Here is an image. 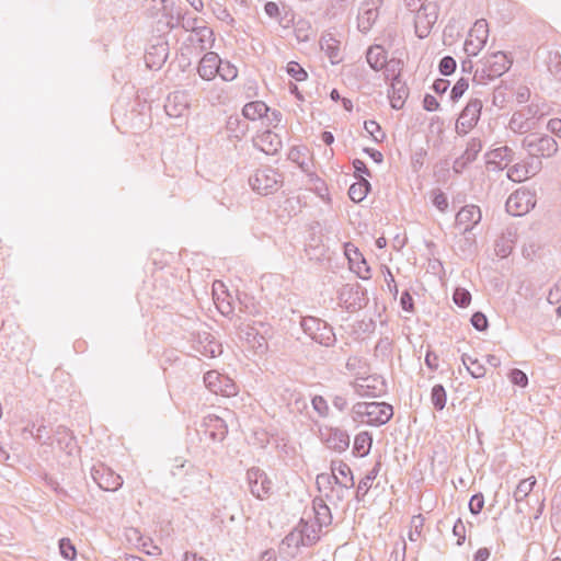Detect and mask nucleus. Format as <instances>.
<instances>
[{
  "mask_svg": "<svg viewBox=\"0 0 561 561\" xmlns=\"http://www.w3.org/2000/svg\"><path fill=\"white\" fill-rule=\"evenodd\" d=\"M472 226L467 225L461 231L462 238L458 242L459 250L465 256H471L477 250L476 234L472 232Z\"/></svg>",
  "mask_w": 561,
  "mask_h": 561,
  "instance_id": "31",
  "label": "nucleus"
},
{
  "mask_svg": "<svg viewBox=\"0 0 561 561\" xmlns=\"http://www.w3.org/2000/svg\"><path fill=\"white\" fill-rule=\"evenodd\" d=\"M536 482L537 481H536L535 477H530V478L520 480L514 491L515 502H524L525 499H527L529 496Z\"/></svg>",
  "mask_w": 561,
  "mask_h": 561,
  "instance_id": "42",
  "label": "nucleus"
},
{
  "mask_svg": "<svg viewBox=\"0 0 561 561\" xmlns=\"http://www.w3.org/2000/svg\"><path fill=\"white\" fill-rule=\"evenodd\" d=\"M470 322L472 327L479 332H484L489 328V320L482 311L473 312L470 318Z\"/></svg>",
  "mask_w": 561,
  "mask_h": 561,
  "instance_id": "55",
  "label": "nucleus"
},
{
  "mask_svg": "<svg viewBox=\"0 0 561 561\" xmlns=\"http://www.w3.org/2000/svg\"><path fill=\"white\" fill-rule=\"evenodd\" d=\"M168 56H169V45L167 42H161V43L151 45L145 54L146 66L150 70H158L167 61Z\"/></svg>",
  "mask_w": 561,
  "mask_h": 561,
  "instance_id": "17",
  "label": "nucleus"
},
{
  "mask_svg": "<svg viewBox=\"0 0 561 561\" xmlns=\"http://www.w3.org/2000/svg\"><path fill=\"white\" fill-rule=\"evenodd\" d=\"M382 272L385 275V280L387 283L388 290L391 294V296L393 297V299H396L399 294V289H398L394 276H393L391 270L387 265H383Z\"/></svg>",
  "mask_w": 561,
  "mask_h": 561,
  "instance_id": "60",
  "label": "nucleus"
},
{
  "mask_svg": "<svg viewBox=\"0 0 561 561\" xmlns=\"http://www.w3.org/2000/svg\"><path fill=\"white\" fill-rule=\"evenodd\" d=\"M457 68L456 59L451 56H444L438 62V71L442 76H451Z\"/></svg>",
  "mask_w": 561,
  "mask_h": 561,
  "instance_id": "51",
  "label": "nucleus"
},
{
  "mask_svg": "<svg viewBox=\"0 0 561 561\" xmlns=\"http://www.w3.org/2000/svg\"><path fill=\"white\" fill-rule=\"evenodd\" d=\"M482 219V213L479 206L470 204L460 208L456 214L455 227H461L470 225L472 230L480 224Z\"/></svg>",
  "mask_w": 561,
  "mask_h": 561,
  "instance_id": "20",
  "label": "nucleus"
},
{
  "mask_svg": "<svg viewBox=\"0 0 561 561\" xmlns=\"http://www.w3.org/2000/svg\"><path fill=\"white\" fill-rule=\"evenodd\" d=\"M383 68L386 80L391 81V78H396L397 73L401 76L403 62L400 59L392 58L389 61L386 60V65L383 66Z\"/></svg>",
  "mask_w": 561,
  "mask_h": 561,
  "instance_id": "50",
  "label": "nucleus"
},
{
  "mask_svg": "<svg viewBox=\"0 0 561 561\" xmlns=\"http://www.w3.org/2000/svg\"><path fill=\"white\" fill-rule=\"evenodd\" d=\"M378 5L371 4L369 1H364L357 16V26L362 33L370 31L379 16Z\"/></svg>",
  "mask_w": 561,
  "mask_h": 561,
  "instance_id": "21",
  "label": "nucleus"
},
{
  "mask_svg": "<svg viewBox=\"0 0 561 561\" xmlns=\"http://www.w3.org/2000/svg\"><path fill=\"white\" fill-rule=\"evenodd\" d=\"M461 362L473 378L479 379L485 376V367L477 358L462 354Z\"/></svg>",
  "mask_w": 561,
  "mask_h": 561,
  "instance_id": "41",
  "label": "nucleus"
},
{
  "mask_svg": "<svg viewBox=\"0 0 561 561\" xmlns=\"http://www.w3.org/2000/svg\"><path fill=\"white\" fill-rule=\"evenodd\" d=\"M224 81H232L238 76V68L228 60L221 59L219 72L217 73Z\"/></svg>",
  "mask_w": 561,
  "mask_h": 561,
  "instance_id": "49",
  "label": "nucleus"
},
{
  "mask_svg": "<svg viewBox=\"0 0 561 561\" xmlns=\"http://www.w3.org/2000/svg\"><path fill=\"white\" fill-rule=\"evenodd\" d=\"M483 67L477 69L474 77H479L481 82L494 80L503 76L512 66L513 59L504 51H494L483 60Z\"/></svg>",
  "mask_w": 561,
  "mask_h": 561,
  "instance_id": "2",
  "label": "nucleus"
},
{
  "mask_svg": "<svg viewBox=\"0 0 561 561\" xmlns=\"http://www.w3.org/2000/svg\"><path fill=\"white\" fill-rule=\"evenodd\" d=\"M43 480L45 481V484L49 486L59 497H67L69 496L67 490L61 488L56 479H54L51 476L45 473L43 477Z\"/></svg>",
  "mask_w": 561,
  "mask_h": 561,
  "instance_id": "63",
  "label": "nucleus"
},
{
  "mask_svg": "<svg viewBox=\"0 0 561 561\" xmlns=\"http://www.w3.org/2000/svg\"><path fill=\"white\" fill-rule=\"evenodd\" d=\"M283 183V175L271 167L257 169L249 178L251 188L260 195H270L275 193Z\"/></svg>",
  "mask_w": 561,
  "mask_h": 561,
  "instance_id": "3",
  "label": "nucleus"
},
{
  "mask_svg": "<svg viewBox=\"0 0 561 561\" xmlns=\"http://www.w3.org/2000/svg\"><path fill=\"white\" fill-rule=\"evenodd\" d=\"M345 254L348 260L350 268L356 273V275L362 279H369L370 275V266L368 265L364 255L358 251L357 248L353 247V249H345Z\"/></svg>",
  "mask_w": 561,
  "mask_h": 561,
  "instance_id": "19",
  "label": "nucleus"
},
{
  "mask_svg": "<svg viewBox=\"0 0 561 561\" xmlns=\"http://www.w3.org/2000/svg\"><path fill=\"white\" fill-rule=\"evenodd\" d=\"M522 146L531 157L537 158H550L554 156L559 149L558 142L552 136L537 133L527 135L523 139Z\"/></svg>",
  "mask_w": 561,
  "mask_h": 561,
  "instance_id": "4",
  "label": "nucleus"
},
{
  "mask_svg": "<svg viewBox=\"0 0 561 561\" xmlns=\"http://www.w3.org/2000/svg\"><path fill=\"white\" fill-rule=\"evenodd\" d=\"M312 508L314 513V520L319 529L329 527L332 524L333 516L331 508L327 505L322 497H314L312 501Z\"/></svg>",
  "mask_w": 561,
  "mask_h": 561,
  "instance_id": "25",
  "label": "nucleus"
},
{
  "mask_svg": "<svg viewBox=\"0 0 561 561\" xmlns=\"http://www.w3.org/2000/svg\"><path fill=\"white\" fill-rule=\"evenodd\" d=\"M188 41L191 43L196 42L199 45L201 50L211 48L215 44L214 31L206 25H202L197 32H195V37L190 36Z\"/></svg>",
  "mask_w": 561,
  "mask_h": 561,
  "instance_id": "36",
  "label": "nucleus"
},
{
  "mask_svg": "<svg viewBox=\"0 0 561 561\" xmlns=\"http://www.w3.org/2000/svg\"><path fill=\"white\" fill-rule=\"evenodd\" d=\"M221 65V58L215 51H207L201 58L197 66L198 76L206 81L216 78Z\"/></svg>",
  "mask_w": 561,
  "mask_h": 561,
  "instance_id": "14",
  "label": "nucleus"
},
{
  "mask_svg": "<svg viewBox=\"0 0 561 561\" xmlns=\"http://www.w3.org/2000/svg\"><path fill=\"white\" fill-rule=\"evenodd\" d=\"M199 19L197 16L194 18H186L185 14L181 13L180 11L176 12V21L171 22L167 21V27L169 31L182 27L186 32H192L195 34L197 30L202 26L198 25Z\"/></svg>",
  "mask_w": 561,
  "mask_h": 561,
  "instance_id": "32",
  "label": "nucleus"
},
{
  "mask_svg": "<svg viewBox=\"0 0 561 561\" xmlns=\"http://www.w3.org/2000/svg\"><path fill=\"white\" fill-rule=\"evenodd\" d=\"M488 157H493L494 159H499L500 161H505V165L496 164L499 170H504L510 163L516 160L515 152L508 146L499 147L490 150L486 153Z\"/></svg>",
  "mask_w": 561,
  "mask_h": 561,
  "instance_id": "39",
  "label": "nucleus"
},
{
  "mask_svg": "<svg viewBox=\"0 0 561 561\" xmlns=\"http://www.w3.org/2000/svg\"><path fill=\"white\" fill-rule=\"evenodd\" d=\"M297 527L304 536L305 547H312L320 540L321 529L317 524H310L307 519L300 518Z\"/></svg>",
  "mask_w": 561,
  "mask_h": 561,
  "instance_id": "28",
  "label": "nucleus"
},
{
  "mask_svg": "<svg viewBox=\"0 0 561 561\" xmlns=\"http://www.w3.org/2000/svg\"><path fill=\"white\" fill-rule=\"evenodd\" d=\"M60 554L67 560H75L77 557L76 546L69 538H61L59 540Z\"/></svg>",
  "mask_w": 561,
  "mask_h": 561,
  "instance_id": "53",
  "label": "nucleus"
},
{
  "mask_svg": "<svg viewBox=\"0 0 561 561\" xmlns=\"http://www.w3.org/2000/svg\"><path fill=\"white\" fill-rule=\"evenodd\" d=\"M268 112L270 107L263 101L248 102L242 108L243 117L250 121L264 118Z\"/></svg>",
  "mask_w": 561,
  "mask_h": 561,
  "instance_id": "34",
  "label": "nucleus"
},
{
  "mask_svg": "<svg viewBox=\"0 0 561 561\" xmlns=\"http://www.w3.org/2000/svg\"><path fill=\"white\" fill-rule=\"evenodd\" d=\"M300 327L305 334L321 346L332 347L336 342L333 327L320 318L301 317Z\"/></svg>",
  "mask_w": 561,
  "mask_h": 561,
  "instance_id": "1",
  "label": "nucleus"
},
{
  "mask_svg": "<svg viewBox=\"0 0 561 561\" xmlns=\"http://www.w3.org/2000/svg\"><path fill=\"white\" fill-rule=\"evenodd\" d=\"M508 126L514 133L524 134L533 128V123L524 111H517L513 113Z\"/></svg>",
  "mask_w": 561,
  "mask_h": 561,
  "instance_id": "38",
  "label": "nucleus"
},
{
  "mask_svg": "<svg viewBox=\"0 0 561 561\" xmlns=\"http://www.w3.org/2000/svg\"><path fill=\"white\" fill-rule=\"evenodd\" d=\"M364 129L373 137V140L376 142H382L386 139L385 131H382L380 125L376 121H365Z\"/></svg>",
  "mask_w": 561,
  "mask_h": 561,
  "instance_id": "46",
  "label": "nucleus"
},
{
  "mask_svg": "<svg viewBox=\"0 0 561 561\" xmlns=\"http://www.w3.org/2000/svg\"><path fill=\"white\" fill-rule=\"evenodd\" d=\"M202 426L206 436L213 442H222L228 434L226 422L216 415H208L204 419Z\"/></svg>",
  "mask_w": 561,
  "mask_h": 561,
  "instance_id": "16",
  "label": "nucleus"
},
{
  "mask_svg": "<svg viewBox=\"0 0 561 561\" xmlns=\"http://www.w3.org/2000/svg\"><path fill=\"white\" fill-rule=\"evenodd\" d=\"M545 64L556 80H561V54L558 50L547 51Z\"/></svg>",
  "mask_w": 561,
  "mask_h": 561,
  "instance_id": "40",
  "label": "nucleus"
},
{
  "mask_svg": "<svg viewBox=\"0 0 561 561\" xmlns=\"http://www.w3.org/2000/svg\"><path fill=\"white\" fill-rule=\"evenodd\" d=\"M320 48L329 57L332 65L342 61L340 42L331 33H325L320 38Z\"/></svg>",
  "mask_w": 561,
  "mask_h": 561,
  "instance_id": "24",
  "label": "nucleus"
},
{
  "mask_svg": "<svg viewBox=\"0 0 561 561\" xmlns=\"http://www.w3.org/2000/svg\"><path fill=\"white\" fill-rule=\"evenodd\" d=\"M381 469V460L380 458L376 461L374 467L365 474L364 478L359 480L357 485L355 497L358 502L363 501L369 489L371 488L373 481L379 474Z\"/></svg>",
  "mask_w": 561,
  "mask_h": 561,
  "instance_id": "27",
  "label": "nucleus"
},
{
  "mask_svg": "<svg viewBox=\"0 0 561 561\" xmlns=\"http://www.w3.org/2000/svg\"><path fill=\"white\" fill-rule=\"evenodd\" d=\"M204 382L211 392H221L226 396H230L231 393V391L224 389V382H230V379L228 377L221 376L215 370L207 371L204 375Z\"/></svg>",
  "mask_w": 561,
  "mask_h": 561,
  "instance_id": "29",
  "label": "nucleus"
},
{
  "mask_svg": "<svg viewBox=\"0 0 561 561\" xmlns=\"http://www.w3.org/2000/svg\"><path fill=\"white\" fill-rule=\"evenodd\" d=\"M468 88H469V80L465 77L459 78L457 80V82L454 84V87L451 88V91L449 94L450 101L454 103L458 102L462 98L465 92L468 90Z\"/></svg>",
  "mask_w": 561,
  "mask_h": 561,
  "instance_id": "48",
  "label": "nucleus"
},
{
  "mask_svg": "<svg viewBox=\"0 0 561 561\" xmlns=\"http://www.w3.org/2000/svg\"><path fill=\"white\" fill-rule=\"evenodd\" d=\"M195 351L207 357H216L222 353V345L208 331H192L188 337Z\"/></svg>",
  "mask_w": 561,
  "mask_h": 561,
  "instance_id": "9",
  "label": "nucleus"
},
{
  "mask_svg": "<svg viewBox=\"0 0 561 561\" xmlns=\"http://www.w3.org/2000/svg\"><path fill=\"white\" fill-rule=\"evenodd\" d=\"M253 146L266 154L274 156L279 152L283 142L279 135L266 129L253 138Z\"/></svg>",
  "mask_w": 561,
  "mask_h": 561,
  "instance_id": "13",
  "label": "nucleus"
},
{
  "mask_svg": "<svg viewBox=\"0 0 561 561\" xmlns=\"http://www.w3.org/2000/svg\"><path fill=\"white\" fill-rule=\"evenodd\" d=\"M483 103L480 99L472 98L459 114L456 123V133L459 136L467 135L480 121Z\"/></svg>",
  "mask_w": 561,
  "mask_h": 561,
  "instance_id": "7",
  "label": "nucleus"
},
{
  "mask_svg": "<svg viewBox=\"0 0 561 561\" xmlns=\"http://www.w3.org/2000/svg\"><path fill=\"white\" fill-rule=\"evenodd\" d=\"M352 164L354 168V178L355 179H357V180L365 179L364 175L371 176L370 170L368 169L367 164L363 160L354 159Z\"/></svg>",
  "mask_w": 561,
  "mask_h": 561,
  "instance_id": "61",
  "label": "nucleus"
},
{
  "mask_svg": "<svg viewBox=\"0 0 561 561\" xmlns=\"http://www.w3.org/2000/svg\"><path fill=\"white\" fill-rule=\"evenodd\" d=\"M226 129L230 137L241 139L249 130V125L238 115H230L226 123Z\"/></svg>",
  "mask_w": 561,
  "mask_h": 561,
  "instance_id": "37",
  "label": "nucleus"
},
{
  "mask_svg": "<svg viewBox=\"0 0 561 561\" xmlns=\"http://www.w3.org/2000/svg\"><path fill=\"white\" fill-rule=\"evenodd\" d=\"M489 37L488 22L484 19L477 20L469 32V38L465 42V51L468 56H477L485 46Z\"/></svg>",
  "mask_w": 561,
  "mask_h": 561,
  "instance_id": "11",
  "label": "nucleus"
},
{
  "mask_svg": "<svg viewBox=\"0 0 561 561\" xmlns=\"http://www.w3.org/2000/svg\"><path fill=\"white\" fill-rule=\"evenodd\" d=\"M431 402L436 411H442L446 407L447 392L442 383L433 386L431 390Z\"/></svg>",
  "mask_w": 561,
  "mask_h": 561,
  "instance_id": "43",
  "label": "nucleus"
},
{
  "mask_svg": "<svg viewBox=\"0 0 561 561\" xmlns=\"http://www.w3.org/2000/svg\"><path fill=\"white\" fill-rule=\"evenodd\" d=\"M91 477L104 491L114 492L123 485L122 477L103 463L92 467Z\"/></svg>",
  "mask_w": 561,
  "mask_h": 561,
  "instance_id": "10",
  "label": "nucleus"
},
{
  "mask_svg": "<svg viewBox=\"0 0 561 561\" xmlns=\"http://www.w3.org/2000/svg\"><path fill=\"white\" fill-rule=\"evenodd\" d=\"M425 518L422 514L414 515L411 519V530L409 531V539L411 541H416L421 536L422 528L424 526Z\"/></svg>",
  "mask_w": 561,
  "mask_h": 561,
  "instance_id": "54",
  "label": "nucleus"
},
{
  "mask_svg": "<svg viewBox=\"0 0 561 561\" xmlns=\"http://www.w3.org/2000/svg\"><path fill=\"white\" fill-rule=\"evenodd\" d=\"M196 469L193 465L187 463L186 461H181L179 465L173 466L171 470V474L173 477H184L192 473H195Z\"/></svg>",
  "mask_w": 561,
  "mask_h": 561,
  "instance_id": "59",
  "label": "nucleus"
},
{
  "mask_svg": "<svg viewBox=\"0 0 561 561\" xmlns=\"http://www.w3.org/2000/svg\"><path fill=\"white\" fill-rule=\"evenodd\" d=\"M536 205V194L526 188H518L512 193L506 203V211L512 216H523Z\"/></svg>",
  "mask_w": 561,
  "mask_h": 561,
  "instance_id": "8",
  "label": "nucleus"
},
{
  "mask_svg": "<svg viewBox=\"0 0 561 561\" xmlns=\"http://www.w3.org/2000/svg\"><path fill=\"white\" fill-rule=\"evenodd\" d=\"M432 203L440 211H445L448 207V198L439 188L432 192Z\"/></svg>",
  "mask_w": 561,
  "mask_h": 561,
  "instance_id": "57",
  "label": "nucleus"
},
{
  "mask_svg": "<svg viewBox=\"0 0 561 561\" xmlns=\"http://www.w3.org/2000/svg\"><path fill=\"white\" fill-rule=\"evenodd\" d=\"M541 162L534 165L533 162H516L507 169V178L516 183L527 180L530 175H535L540 169Z\"/></svg>",
  "mask_w": 561,
  "mask_h": 561,
  "instance_id": "23",
  "label": "nucleus"
},
{
  "mask_svg": "<svg viewBox=\"0 0 561 561\" xmlns=\"http://www.w3.org/2000/svg\"><path fill=\"white\" fill-rule=\"evenodd\" d=\"M402 76L399 73L396 75V78H391L390 90L388 91V96L390 100V105L394 110H400L403 107L407 98L409 96V88L404 81L401 79Z\"/></svg>",
  "mask_w": 561,
  "mask_h": 561,
  "instance_id": "18",
  "label": "nucleus"
},
{
  "mask_svg": "<svg viewBox=\"0 0 561 561\" xmlns=\"http://www.w3.org/2000/svg\"><path fill=\"white\" fill-rule=\"evenodd\" d=\"M373 445V436L369 432H360L354 438L353 455L355 457H365L369 454Z\"/></svg>",
  "mask_w": 561,
  "mask_h": 561,
  "instance_id": "33",
  "label": "nucleus"
},
{
  "mask_svg": "<svg viewBox=\"0 0 561 561\" xmlns=\"http://www.w3.org/2000/svg\"><path fill=\"white\" fill-rule=\"evenodd\" d=\"M188 95L184 91L169 93L164 103V111L170 117H182L188 112Z\"/></svg>",
  "mask_w": 561,
  "mask_h": 561,
  "instance_id": "12",
  "label": "nucleus"
},
{
  "mask_svg": "<svg viewBox=\"0 0 561 561\" xmlns=\"http://www.w3.org/2000/svg\"><path fill=\"white\" fill-rule=\"evenodd\" d=\"M367 424L381 426L388 423L393 416V408L387 402H369Z\"/></svg>",
  "mask_w": 561,
  "mask_h": 561,
  "instance_id": "15",
  "label": "nucleus"
},
{
  "mask_svg": "<svg viewBox=\"0 0 561 561\" xmlns=\"http://www.w3.org/2000/svg\"><path fill=\"white\" fill-rule=\"evenodd\" d=\"M469 511L472 515H478L484 507V496L481 492L476 493L471 496L469 501Z\"/></svg>",
  "mask_w": 561,
  "mask_h": 561,
  "instance_id": "58",
  "label": "nucleus"
},
{
  "mask_svg": "<svg viewBox=\"0 0 561 561\" xmlns=\"http://www.w3.org/2000/svg\"><path fill=\"white\" fill-rule=\"evenodd\" d=\"M494 250L497 256L504 259L512 253L513 245L508 243V241H506L504 238H501L496 240Z\"/></svg>",
  "mask_w": 561,
  "mask_h": 561,
  "instance_id": "64",
  "label": "nucleus"
},
{
  "mask_svg": "<svg viewBox=\"0 0 561 561\" xmlns=\"http://www.w3.org/2000/svg\"><path fill=\"white\" fill-rule=\"evenodd\" d=\"M213 13L218 20L226 22L229 25H233L234 19L230 14V12L221 4L216 3V5L213 8Z\"/></svg>",
  "mask_w": 561,
  "mask_h": 561,
  "instance_id": "62",
  "label": "nucleus"
},
{
  "mask_svg": "<svg viewBox=\"0 0 561 561\" xmlns=\"http://www.w3.org/2000/svg\"><path fill=\"white\" fill-rule=\"evenodd\" d=\"M511 382L520 388H525L528 385V376L522 369L513 368L508 374Z\"/></svg>",
  "mask_w": 561,
  "mask_h": 561,
  "instance_id": "56",
  "label": "nucleus"
},
{
  "mask_svg": "<svg viewBox=\"0 0 561 561\" xmlns=\"http://www.w3.org/2000/svg\"><path fill=\"white\" fill-rule=\"evenodd\" d=\"M282 545H285L288 548L294 547L296 549L305 547L304 536H301L297 526L285 536Z\"/></svg>",
  "mask_w": 561,
  "mask_h": 561,
  "instance_id": "47",
  "label": "nucleus"
},
{
  "mask_svg": "<svg viewBox=\"0 0 561 561\" xmlns=\"http://www.w3.org/2000/svg\"><path fill=\"white\" fill-rule=\"evenodd\" d=\"M247 482L251 494L260 501L268 499L273 493V482L260 467H251L247 470Z\"/></svg>",
  "mask_w": 561,
  "mask_h": 561,
  "instance_id": "6",
  "label": "nucleus"
},
{
  "mask_svg": "<svg viewBox=\"0 0 561 561\" xmlns=\"http://www.w3.org/2000/svg\"><path fill=\"white\" fill-rule=\"evenodd\" d=\"M328 448L343 453L350 447V435L345 430L339 427L328 428V436L324 439Z\"/></svg>",
  "mask_w": 561,
  "mask_h": 561,
  "instance_id": "22",
  "label": "nucleus"
},
{
  "mask_svg": "<svg viewBox=\"0 0 561 561\" xmlns=\"http://www.w3.org/2000/svg\"><path fill=\"white\" fill-rule=\"evenodd\" d=\"M482 140L479 137H472L467 142V147L462 156L468 162L472 163L473 161L477 160L478 154L482 150Z\"/></svg>",
  "mask_w": 561,
  "mask_h": 561,
  "instance_id": "44",
  "label": "nucleus"
},
{
  "mask_svg": "<svg viewBox=\"0 0 561 561\" xmlns=\"http://www.w3.org/2000/svg\"><path fill=\"white\" fill-rule=\"evenodd\" d=\"M371 191V184L367 179H359L348 188V196L354 203L363 202Z\"/></svg>",
  "mask_w": 561,
  "mask_h": 561,
  "instance_id": "35",
  "label": "nucleus"
},
{
  "mask_svg": "<svg viewBox=\"0 0 561 561\" xmlns=\"http://www.w3.org/2000/svg\"><path fill=\"white\" fill-rule=\"evenodd\" d=\"M286 72L289 77L298 82L305 81L308 78V72L299 62L295 60H291L287 64Z\"/></svg>",
  "mask_w": 561,
  "mask_h": 561,
  "instance_id": "45",
  "label": "nucleus"
},
{
  "mask_svg": "<svg viewBox=\"0 0 561 561\" xmlns=\"http://www.w3.org/2000/svg\"><path fill=\"white\" fill-rule=\"evenodd\" d=\"M366 60L371 69L379 71L386 65L387 51L380 45H373L367 49Z\"/></svg>",
  "mask_w": 561,
  "mask_h": 561,
  "instance_id": "30",
  "label": "nucleus"
},
{
  "mask_svg": "<svg viewBox=\"0 0 561 561\" xmlns=\"http://www.w3.org/2000/svg\"><path fill=\"white\" fill-rule=\"evenodd\" d=\"M453 300L458 307L466 308L471 302V294L466 288L457 287L454 290Z\"/></svg>",
  "mask_w": 561,
  "mask_h": 561,
  "instance_id": "52",
  "label": "nucleus"
},
{
  "mask_svg": "<svg viewBox=\"0 0 561 561\" xmlns=\"http://www.w3.org/2000/svg\"><path fill=\"white\" fill-rule=\"evenodd\" d=\"M54 436L60 449L65 450L68 455H71L73 449L77 447L76 437L72 432L64 425H58L54 432Z\"/></svg>",
  "mask_w": 561,
  "mask_h": 561,
  "instance_id": "26",
  "label": "nucleus"
},
{
  "mask_svg": "<svg viewBox=\"0 0 561 561\" xmlns=\"http://www.w3.org/2000/svg\"><path fill=\"white\" fill-rule=\"evenodd\" d=\"M337 299L343 308L354 312L365 308L369 301L366 288L359 283L344 284L337 291Z\"/></svg>",
  "mask_w": 561,
  "mask_h": 561,
  "instance_id": "5",
  "label": "nucleus"
}]
</instances>
